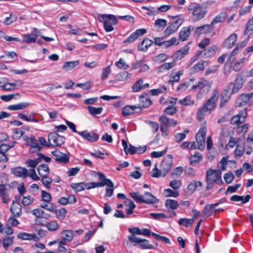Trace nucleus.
I'll use <instances>...</instances> for the list:
<instances>
[{
  "label": "nucleus",
  "mask_w": 253,
  "mask_h": 253,
  "mask_svg": "<svg viewBox=\"0 0 253 253\" xmlns=\"http://www.w3.org/2000/svg\"><path fill=\"white\" fill-rule=\"evenodd\" d=\"M187 9L192 14V19L194 21H198L203 19L208 11L202 5L196 2H191L188 6Z\"/></svg>",
  "instance_id": "obj_1"
},
{
  "label": "nucleus",
  "mask_w": 253,
  "mask_h": 253,
  "mask_svg": "<svg viewBox=\"0 0 253 253\" xmlns=\"http://www.w3.org/2000/svg\"><path fill=\"white\" fill-rule=\"evenodd\" d=\"M221 175V171L220 169L214 170L211 169L206 171L207 190L211 189L213 187L214 183L218 184L223 183Z\"/></svg>",
  "instance_id": "obj_2"
},
{
  "label": "nucleus",
  "mask_w": 253,
  "mask_h": 253,
  "mask_svg": "<svg viewBox=\"0 0 253 253\" xmlns=\"http://www.w3.org/2000/svg\"><path fill=\"white\" fill-rule=\"evenodd\" d=\"M130 197L137 203H145L147 204H154L158 202L157 198L150 192H145L141 195L139 192H132L129 193Z\"/></svg>",
  "instance_id": "obj_3"
},
{
  "label": "nucleus",
  "mask_w": 253,
  "mask_h": 253,
  "mask_svg": "<svg viewBox=\"0 0 253 253\" xmlns=\"http://www.w3.org/2000/svg\"><path fill=\"white\" fill-rule=\"evenodd\" d=\"M98 20L103 23L104 28L106 32H110L114 30L113 25L118 23V20L117 17L112 14H102L98 16Z\"/></svg>",
  "instance_id": "obj_4"
},
{
  "label": "nucleus",
  "mask_w": 253,
  "mask_h": 253,
  "mask_svg": "<svg viewBox=\"0 0 253 253\" xmlns=\"http://www.w3.org/2000/svg\"><path fill=\"white\" fill-rule=\"evenodd\" d=\"M99 179L101 181L99 182H91L88 183H85V187L86 189H90L96 187H104L105 185L107 186H112V181L108 178H106L103 173L100 172H97Z\"/></svg>",
  "instance_id": "obj_5"
},
{
  "label": "nucleus",
  "mask_w": 253,
  "mask_h": 253,
  "mask_svg": "<svg viewBox=\"0 0 253 253\" xmlns=\"http://www.w3.org/2000/svg\"><path fill=\"white\" fill-rule=\"evenodd\" d=\"M244 83L242 75L241 74H238L234 82L228 84L227 89H231V94H235L242 87Z\"/></svg>",
  "instance_id": "obj_6"
},
{
  "label": "nucleus",
  "mask_w": 253,
  "mask_h": 253,
  "mask_svg": "<svg viewBox=\"0 0 253 253\" xmlns=\"http://www.w3.org/2000/svg\"><path fill=\"white\" fill-rule=\"evenodd\" d=\"M219 98V91L217 89H214L211 97L207 100L206 103L204 104L205 107L210 112L214 110L216 107V102Z\"/></svg>",
  "instance_id": "obj_7"
},
{
  "label": "nucleus",
  "mask_w": 253,
  "mask_h": 253,
  "mask_svg": "<svg viewBox=\"0 0 253 253\" xmlns=\"http://www.w3.org/2000/svg\"><path fill=\"white\" fill-rule=\"evenodd\" d=\"M128 239L133 243L134 246L138 245L142 249H152L154 248L153 246L150 244L149 241L146 239H142L140 238L133 236H128Z\"/></svg>",
  "instance_id": "obj_8"
},
{
  "label": "nucleus",
  "mask_w": 253,
  "mask_h": 253,
  "mask_svg": "<svg viewBox=\"0 0 253 253\" xmlns=\"http://www.w3.org/2000/svg\"><path fill=\"white\" fill-rule=\"evenodd\" d=\"M184 20L182 18H179L173 22L163 32L164 37L167 38L170 35L174 33L179 27L182 24Z\"/></svg>",
  "instance_id": "obj_9"
},
{
  "label": "nucleus",
  "mask_w": 253,
  "mask_h": 253,
  "mask_svg": "<svg viewBox=\"0 0 253 253\" xmlns=\"http://www.w3.org/2000/svg\"><path fill=\"white\" fill-rule=\"evenodd\" d=\"M206 131V127L204 125L200 128L196 135V139L198 143V148L201 150H203L205 148Z\"/></svg>",
  "instance_id": "obj_10"
},
{
  "label": "nucleus",
  "mask_w": 253,
  "mask_h": 253,
  "mask_svg": "<svg viewBox=\"0 0 253 253\" xmlns=\"http://www.w3.org/2000/svg\"><path fill=\"white\" fill-rule=\"evenodd\" d=\"M172 164V156L171 155H168L165 158L161 164V169L163 171V176H165L168 171L170 169Z\"/></svg>",
  "instance_id": "obj_11"
},
{
  "label": "nucleus",
  "mask_w": 253,
  "mask_h": 253,
  "mask_svg": "<svg viewBox=\"0 0 253 253\" xmlns=\"http://www.w3.org/2000/svg\"><path fill=\"white\" fill-rule=\"evenodd\" d=\"M48 140L49 141L50 140L53 141V146H61L64 143L65 138L59 135L57 132H53L48 134Z\"/></svg>",
  "instance_id": "obj_12"
},
{
  "label": "nucleus",
  "mask_w": 253,
  "mask_h": 253,
  "mask_svg": "<svg viewBox=\"0 0 253 253\" xmlns=\"http://www.w3.org/2000/svg\"><path fill=\"white\" fill-rule=\"evenodd\" d=\"M14 145H9L5 144L0 145V162H6L8 161L10 155L6 153Z\"/></svg>",
  "instance_id": "obj_13"
},
{
  "label": "nucleus",
  "mask_w": 253,
  "mask_h": 253,
  "mask_svg": "<svg viewBox=\"0 0 253 253\" xmlns=\"http://www.w3.org/2000/svg\"><path fill=\"white\" fill-rule=\"evenodd\" d=\"M212 83L205 80V79H201L197 85H194L192 86V90H195L197 88L203 89L204 88V92L205 93H208L211 89Z\"/></svg>",
  "instance_id": "obj_14"
},
{
  "label": "nucleus",
  "mask_w": 253,
  "mask_h": 253,
  "mask_svg": "<svg viewBox=\"0 0 253 253\" xmlns=\"http://www.w3.org/2000/svg\"><path fill=\"white\" fill-rule=\"evenodd\" d=\"M190 43V42H188L187 44L184 45L180 49L175 52L172 55L173 60L176 62V61L181 60L186 55H187L190 49L189 46V44Z\"/></svg>",
  "instance_id": "obj_15"
},
{
  "label": "nucleus",
  "mask_w": 253,
  "mask_h": 253,
  "mask_svg": "<svg viewBox=\"0 0 253 253\" xmlns=\"http://www.w3.org/2000/svg\"><path fill=\"white\" fill-rule=\"evenodd\" d=\"M146 29H139L132 33L124 41V43H131L135 41L139 36L143 35L146 33Z\"/></svg>",
  "instance_id": "obj_16"
},
{
  "label": "nucleus",
  "mask_w": 253,
  "mask_h": 253,
  "mask_svg": "<svg viewBox=\"0 0 253 253\" xmlns=\"http://www.w3.org/2000/svg\"><path fill=\"white\" fill-rule=\"evenodd\" d=\"M78 133L91 142L97 141L99 138V135L93 131L88 132L87 130H84L82 132H78Z\"/></svg>",
  "instance_id": "obj_17"
},
{
  "label": "nucleus",
  "mask_w": 253,
  "mask_h": 253,
  "mask_svg": "<svg viewBox=\"0 0 253 253\" xmlns=\"http://www.w3.org/2000/svg\"><path fill=\"white\" fill-rule=\"evenodd\" d=\"M194 27L191 26L183 27L178 34V39L182 42L187 40Z\"/></svg>",
  "instance_id": "obj_18"
},
{
  "label": "nucleus",
  "mask_w": 253,
  "mask_h": 253,
  "mask_svg": "<svg viewBox=\"0 0 253 253\" xmlns=\"http://www.w3.org/2000/svg\"><path fill=\"white\" fill-rule=\"evenodd\" d=\"M212 26L211 24V25L205 24L202 26L198 27L196 28L195 33L199 36L202 34H209L213 30Z\"/></svg>",
  "instance_id": "obj_19"
},
{
  "label": "nucleus",
  "mask_w": 253,
  "mask_h": 253,
  "mask_svg": "<svg viewBox=\"0 0 253 253\" xmlns=\"http://www.w3.org/2000/svg\"><path fill=\"white\" fill-rule=\"evenodd\" d=\"M231 94V93H229V89H225L223 90L220 99V108H223L225 106L230 98Z\"/></svg>",
  "instance_id": "obj_20"
},
{
  "label": "nucleus",
  "mask_w": 253,
  "mask_h": 253,
  "mask_svg": "<svg viewBox=\"0 0 253 253\" xmlns=\"http://www.w3.org/2000/svg\"><path fill=\"white\" fill-rule=\"evenodd\" d=\"M159 121L162 124V126H165V127L173 126L177 124L176 121L170 119L165 115L161 116L160 117Z\"/></svg>",
  "instance_id": "obj_21"
},
{
  "label": "nucleus",
  "mask_w": 253,
  "mask_h": 253,
  "mask_svg": "<svg viewBox=\"0 0 253 253\" xmlns=\"http://www.w3.org/2000/svg\"><path fill=\"white\" fill-rule=\"evenodd\" d=\"M11 172L17 177L26 178L28 175V171L26 169L21 167L12 168Z\"/></svg>",
  "instance_id": "obj_22"
},
{
  "label": "nucleus",
  "mask_w": 253,
  "mask_h": 253,
  "mask_svg": "<svg viewBox=\"0 0 253 253\" xmlns=\"http://www.w3.org/2000/svg\"><path fill=\"white\" fill-rule=\"evenodd\" d=\"M10 210L14 217H19L22 213L21 205L14 201H13Z\"/></svg>",
  "instance_id": "obj_23"
},
{
  "label": "nucleus",
  "mask_w": 253,
  "mask_h": 253,
  "mask_svg": "<svg viewBox=\"0 0 253 253\" xmlns=\"http://www.w3.org/2000/svg\"><path fill=\"white\" fill-rule=\"evenodd\" d=\"M237 39L236 34H231L228 38H227L223 42V46L227 48L230 49L235 45Z\"/></svg>",
  "instance_id": "obj_24"
},
{
  "label": "nucleus",
  "mask_w": 253,
  "mask_h": 253,
  "mask_svg": "<svg viewBox=\"0 0 253 253\" xmlns=\"http://www.w3.org/2000/svg\"><path fill=\"white\" fill-rule=\"evenodd\" d=\"M136 109H138L139 111H141V108L137 106H126L123 108L122 110V115L123 116H127L134 113H137L138 111H135Z\"/></svg>",
  "instance_id": "obj_25"
},
{
  "label": "nucleus",
  "mask_w": 253,
  "mask_h": 253,
  "mask_svg": "<svg viewBox=\"0 0 253 253\" xmlns=\"http://www.w3.org/2000/svg\"><path fill=\"white\" fill-rule=\"evenodd\" d=\"M139 105L143 108H147L152 104V101L147 97L146 94H142L139 97Z\"/></svg>",
  "instance_id": "obj_26"
},
{
  "label": "nucleus",
  "mask_w": 253,
  "mask_h": 253,
  "mask_svg": "<svg viewBox=\"0 0 253 253\" xmlns=\"http://www.w3.org/2000/svg\"><path fill=\"white\" fill-rule=\"evenodd\" d=\"M17 237L19 239L24 240H33L34 241H38L39 238L36 235L34 234H29L25 232H20L18 235Z\"/></svg>",
  "instance_id": "obj_27"
},
{
  "label": "nucleus",
  "mask_w": 253,
  "mask_h": 253,
  "mask_svg": "<svg viewBox=\"0 0 253 253\" xmlns=\"http://www.w3.org/2000/svg\"><path fill=\"white\" fill-rule=\"evenodd\" d=\"M253 97V92L247 94H242L237 100V103L239 104V106L245 105L249 100Z\"/></svg>",
  "instance_id": "obj_28"
},
{
  "label": "nucleus",
  "mask_w": 253,
  "mask_h": 253,
  "mask_svg": "<svg viewBox=\"0 0 253 253\" xmlns=\"http://www.w3.org/2000/svg\"><path fill=\"white\" fill-rule=\"evenodd\" d=\"M33 215L39 218L48 219L51 217L49 214L45 213L44 211L41 209H35L31 211Z\"/></svg>",
  "instance_id": "obj_29"
},
{
  "label": "nucleus",
  "mask_w": 253,
  "mask_h": 253,
  "mask_svg": "<svg viewBox=\"0 0 253 253\" xmlns=\"http://www.w3.org/2000/svg\"><path fill=\"white\" fill-rule=\"evenodd\" d=\"M153 42L149 39H144L143 41L138 45V49L142 51H146L148 47L150 46Z\"/></svg>",
  "instance_id": "obj_30"
},
{
  "label": "nucleus",
  "mask_w": 253,
  "mask_h": 253,
  "mask_svg": "<svg viewBox=\"0 0 253 253\" xmlns=\"http://www.w3.org/2000/svg\"><path fill=\"white\" fill-rule=\"evenodd\" d=\"M211 112H210L203 105L201 106L198 110L197 113V118L199 122H202L206 114H210Z\"/></svg>",
  "instance_id": "obj_31"
},
{
  "label": "nucleus",
  "mask_w": 253,
  "mask_h": 253,
  "mask_svg": "<svg viewBox=\"0 0 253 253\" xmlns=\"http://www.w3.org/2000/svg\"><path fill=\"white\" fill-rule=\"evenodd\" d=\"M251 196L249 195H246L245 198L242 196L235 195L230 197V200L234 202L241 201L242 203L244 204L248 202Z\"/></svg>",
  "instance_id": "obj_32"
},
{
  "label": "nucleus",
  "mask_w": 253,
  "mask_h": 253,
  "mask_svg": "<svg viewBox=\"0 0 253 253\" xmlns=\"http://www.w3.org/2000/svg\"><path fill=\"white\" fill-rule=\"evenodd\" d=\"M39 175L41 176H45L49 173V169L47 165L42 164L37 168Z\"/></svg>",
  "instance_id": "obj_33"
},
{
  "label": "nucleus",
  "mask_w": 253,
  "mask_h": 253,
  "mask_svg": "<svg viewBox=\"0 0 253 253\" xmlns=\"http://www.w3.org/2000/svg\"><path fill=\"white\" fill-rule=\"evenodd\" d=\"M62 239L67 241H71L74 238V234L72 230H64L61 233Z\"/></svg>",
  "instance_id": "obj_34"
},
{
  "label": "nucleus",
  "mask_w": 253,
  "mask_h": 253,
  "mask_svg": "<svg viewBox=\"0 0 253 253\" xmlns=\"http://www.w3.org/2000/svg\"><path fill=\"white\" fill-rule=\"evenodd\" d=\"M227 16V14L225 12H222L217 14L211 22V25L214 24L223 22L225 20Z\"/></svg>",
  "instance_id": "obj_35"
},
{
  "label": "nucleus",
  "mask_w": 253,
  "mask_h": 253,
  "mask_svg": "<svg viewBox=\"0 0 253 253\" xmlns=\"http://www.w3.org/2000/svg\"><path fill=\"white\" fill-rule=\"evenodd\" d=\"M79 64V60L66 62L63 64V69L66 71H68L73 69L74 68L77 66Z\"/></svg>",
  "instance_id": "obj_36"
},
{
  "label": "nucleus",
  "mask_w": 253,
  "mask_h": 253,
  "mask_svg": "<svg viewBox=\"0 0 253 253\" xmlns=\"http://www.w3.org/2000/svg\"><path fill=\"white\" fill-rule=\"evenodd\" d=\"M165 204L166 207L168 209H170L172 210H176L179 206V204L176 201L170 199L166 200Z\"/></svg>",
  "instance_id": "obj_37"
},
{
  "label": "nucleus",
  "mask_w": 253,
  "mask_h": 253,
  "mask_svg": "<svg viewBox=\"0 0 253 253\" xmlns=\"http://www.w3.org/2000/svg\"><path fill=\"white\" fill-rule=\"evenodd\" d=\"M203 159L202 155L199 152H196L195 154L189 158L190 163L191 165H195L200 162Z\"/></svg>",
  "instance_id": "obj_38"
},
{
  "label": "nucleus",
  "mask_w": 253,
  "mask_h": 253,
  "mask_svg": "<svg viewBox=\"0 0 253 253\" xmlns=\"http://www.w3.org/2000/svg\"><path fill=\"white\" fill-rule=\"evenodd\" d=\"M175 65V61L173 60L171 62L165 63L161 65L159 68V72H163L165 71L169 70L173 67Z\"/></svg>",
  "instance_id": "obj_39"
},
{
  "label": "nucleus",
  "mask_w": 253,
  "mask_h": 253,
  "mask_svg": "<svg viewBox=\"0 0 253 253\" xmlns=\"http://www.w3.org/2000/svg\"><path fill=\"white\" fill-rule=\"evenodd\" d=\"M28 103H20L17 104L9 105L7 109L10 110H23L29 106Z\"/></svg>",
  "instance_id": "obj_40"
},
{
  "label": "nucleus",
  "mask_w": 253,
  "mask_h": 253,
  "mask_svg": "<svg viewBox=\"0 0 253 253\" xmlns=\"http://www.w3.org/2000/svg\"><path fill=\"white\" fill-rule=\"evenodd\" d=\"M143 83V80L140 78L137 80L132 85V90L133 92H137L143 89L142 84Z\"/></svg>",
  "instance_id": "obj_41"
},
{
  "label": "nucleus",
  "mask_w": 253,
  "mask_h": 253,
  "mask_svg": "<svg viewBox=\"0 0 253 253\" xmlns=\"http://www.w3.org/2000/svg\"><path fill=\"white\" fill-rule=\"evenodd\" d=\"M131 76V74L128 73L127 72L124 71L119 74H118L116 76V79L119 81H125L129 78Z\"/></svg>",
  "instance_id": "obj_42"
},
{
  "label": "nucleus",
  "mask_w": 253,
  "mask_h": 253,
  "mask_svg": "<svg viewBox=\"0 0 253 253\" xmlns=\"http://www.w3.org/2000/svg\"><path fill=\"white\" fill-rule=\"evenodd\" d=\"M87 110L90 115L95 116L97 115L100 114L103 111L102 107L96 108L91 106H88L87 107Z\"/></svg>",
  "instance_id": "obj_43"
},
{
  "label": "nucleus",
  "mask_w": 253,
  "mask_h": 253,
  "mask_svg": "<svg viewBox=\"0 0 253 253\" xmlns=\"http://www.w3.org/2000/svg\"><path fill=\"white\" fill-rule=\"evenodd\" d=\"M30 141L29 142V145L31 146V149H34L35 151H40L42 147H41L36 139L34 137H31L29 139Z\"/></svg>",
  "instance_id": "obj_44"
},
{
  "label": "nucleus",
  "mask_w": 253,
  "mask_h": 253,
  "mask_svg": "<svg viewBox=\"0 0 253 253\" xmlns=\"http://www.w3.org/2000/svg\"><path fill=\"white\" fill-rule=\"evenodd\" d=\"M54 213L56 214V217L59 220H63L67 214V211L65 208H61L58 210L56 209Z\"/></svg>",
  "instance_id": "obj_45"
},
{
  "label": "nucleus",
  "mask_w": 253,
  "mask_h": 253,
  "mask_svg": "<svg viewBox=\"0 0 253 253\" xmlns=\"http://www.w3.org/2000/svg\"><path fill=\"white\" fill-rule=\"evenodd\" d=\"M178 103L184 106L192 105L194 103V100H192L190 96H187L182 99L179 100Z\"/></svg>",
  "instance_id": "obj_46"
},
{
  "label": "nucleus",
  "mask_w": 253,
  "mask_h": 253,
  "mask_svg": "<svg viewBox=\"0 0 253 253\" xmlns=\"http://www.w3.org/2000/svg\"><path fill=\"white\" fill-rule=\"evenodd\" d=\"M59 224L55 220H53L47 222L46 224V227L50 231H55L57 230Z\"/></svg>",
  "instance_id": "obj_47"
},
{
  "label": "nucleus",
  "mask_w": 253,
  "mask_h": 253,
  "mask_svg": "<svg viewBox=\"0 0 253 253\" xmlns=\"http://www.w3.org/2000/svg\"><path fill=\"white\" fill-rule=\"evenodd\" d=\"M253 30V17L250 19L246 24L243 34L245 36L247 35L249 33Z\"/></svg>",
  "instance_id": "obj_48"
},
{
  "label": "nucleus",
  "mask_w": 253,
  "mask_h": 253,
  "mask_svg": "<svg viewBox=\"0 0 253 253\" xmlns=\"http://www.w3.org/2000/svg\"><path fill=\"white\" fill-rule=\"evenodd\" d=\"M22 37V42L27 43L35 42L36 41L37 39V36L35 35L34 37H32L29 34L23 35Z\"/></svg>",
  "instance_id": "obj_49"
},
{
  "label": "nucleus",
  "mask_w": 253,
  "mask_h": 253,
  "mask_svg": "<svg viewBox=\"0 0 253 253\" xmlns=\"http://www.w3.org/2000/svg\"><path fill=\"white\" fill-rule=\"evenodd\" d=\"M167 24V21L164 19H158L155 22V26L158 29L165 27Z\"/></svg>",
  "instance_id": "obj_50"
},
{
  "label": "nucleus",
  "mask_w": 253,
  "mask_h": 253,
  "mask_svg": "<svg viewBox=\"0 0 253 253\" xmlns=\"http://www.w3.org/2000/svg\"><path fill=\"white\" fill-rule=\"evenodd\" d=\"M194 222V219L188 218H181L178 221L179 224L183 225L186 227H189L191 226Z\"/></svg>",
  "instance_id": "obj_51"
},
{
  "label": "nucleus",
  "mask_w": 253,
  "mask_h": 253,
  "mask_svg": "<svg viewBox=\"0 0 253 253\" xmlns=\"http://www.w3.org/2000/svg\"><path fill=\"white\" fill-rule=\"evenodd\" d=\"M71 187L76 192L83 191L85 188V183L84 182L73 183Z\"/></svg>",
  "instance_id": "obj_52"
},
{
  "label": "nucleus",
  "mask_w": 253,
  "mask_h": 253,
  "mask_svg": "<svg viewBox=\"0 0 253 253\" xmlns=\"http://www.w3.org/2000/svg\"><path fill=\"white\" fill-rule=\"evenodd\" d=\"M177 40L175 37H173L169 39V40L164 41L163 42V45H164V47L166 48H168L174 44L176 43V44H179L178 42H177Z\"/></svg>",
  "instance_id": "obj_53"
},
{
  "label": "nucleus",
  "mask_w": 253,
  "mask_h": 253,
  "mask_svg": "<svg viewBox=\"0 0 253 253\" xmlns=\"http://www.w3.org/2000/svg\"><path fill=\"white\" fill-rule=\"evenodd\" d=\"M164 194L166 197H177L179 195V193L175 191H173L170 189H165L164 191Z\"/></svg>",
  "instance_id": "obj_54"
},
{
  "label": "nucleus",
  "mask_w": 253,
  "mask_h": 253,
  "mask_svg": "<svg viewBox=\"0 0 253 253\" xmlns=\"http://www.w3.org/2000/svg\"><path fill=\"white\" fill-rule=\"evenodd\" d=\"M167 91V88L163 86L161 88L153 89L150 90V93L153 96L158 95L160 93H164Z\"/></svg>",
  "instance_id": "obj_55"
},
{
  "label": "nucleus",
  "mask_w": 253,
  "mask_h": 253,
  "mask_svg": "<svg viewBox=\"0 0 253 253\" xmlns=\"http://www.w3.org/2000/svg\"><path fill=\"white\" fill-rule=\"evenodd\" d=\"M116 66L121 69H126L128 68L129 66L127 65L123 58H120L118 61L116 62Z\"/></svg>",
  "instance_id": "obj_56"
},
{
  "label": "nucleus",
  "mask_w": 253,
  "mask_h": 253,
  "mask_svg": "<svg viewBox=\"0 0 253 253\" xmlns=\"http://www.w3.org/2000/svg\"><path fill=\"white\" fill-rule=\"evenodd\" d=\"M205 68L204 62L200 61L198 62L193 68V73H196L200 71L203 70Z\"/></svg>",
  "instance_id": "obj_57"
},
{
  "label": "nucleus",
  "mask_w": 253,
  "mask_h": 253,
  "mask_svg": "<svg viewBox=\"0 0 253 253\" xmlns=\"http://www.w3.org/2000/svg\"><path fill=\"white\" fill-rule=\"evenodd\" d=\"M189 133V130L188 129L185 130L183 133H178L175 136V141L177 142H180L183 139H184L186 137V135L187 134Z\"/></svg>",
  "instance_id": "obj_58"
},
{
  "label": "nucleus",
  "mask_w": 253,
  "mask_h": 253,
  "mask_svg": "<svg viewBox=\"0 0 253 253\" xmlns=\"http://www.w3.org/2000/svg\"><path fill=\"white\" fill-rule=\"evenodd\" d=\"M34 200V198L30 195L23 196L22 203L24 206H28L33 202Z\"/></svg>",
  "instance_id": "obj_59"
},
{
  "label": "nucleus",
  "mask_w": 253,
  "mask_h": 253,
  "mask_svg": "<svg viewBox=\"0 0 253 253\" xmlns=\"http://www.w3.org/2000/svg\"><path fill=\"white\" fill-rule=\"evenodd\" d=\"M12 137L15 139H18L20 138L24 134V132L19 128H16L12 129Z\"/></svg>",
  "instance_id": "obj_60"
},
{
  "label": "nucleus",
  "mask_w": 253,
  "mask_h": 253,
  "mask_svg": "<svg viewBox=\"0 0 253 253\" xmlns=\"http://www.w3.org/2000/svg\"><path fill=\"white\" fill-rule=\"evenodd\" d=\"M234 178L235 176L232 172L226 173L224 175V179L227 184L232 183Z\"/></svg>",
  "instance_id": "obj_61"
},
{
  "label": "nucleus",
  "mask_w": 253,
  "mask_h": 253,
  "mask_svg": "<svg viewBox=\"0 0 253 253\" xmlns=\"http://www.w3.org/2000/svg\"><path fill=\"white\" fill-rule=\"evenodd\" d=\"M181 181L179 180H173L169 183V186L174 190L178 189L181 186Z\"/></svg>",
  "instance_id": "obj_62"
},
{
  "label": "nucleus",
  "mask_w": 253,
  "mask_h": 253,
  "mask_svg": "<svg viewBox=\"0 0 253 253\" xmlns=\"http://www.w3.org/2000/svg\"><path fill=\"white\" fill-rule=\"evenodd\" d=\"M55 160L59 163L66 164L69 162V157L66 154H62L61 156L58 155Z\"/></svg>",
  "instance_id": "obj_63"
},
{
  "label": "nucleus",
  "mask_w": 253,
  "mask_h": 253,
  "mask_svg": "<svg viewBox=\"0 0 253 253\" xmlns=\"http://www.w3.org/2000/svg\"><path fill=\"white\" fill-rule=\"evenodd\" d=\"M42 178L41 181L42 184L45 186L47 188L50 187V184H51L52 180L51 178H48L47 175L45 176H42Z\"/></svg>",
  "instance_id": "obj_64"
}]
</instances>
